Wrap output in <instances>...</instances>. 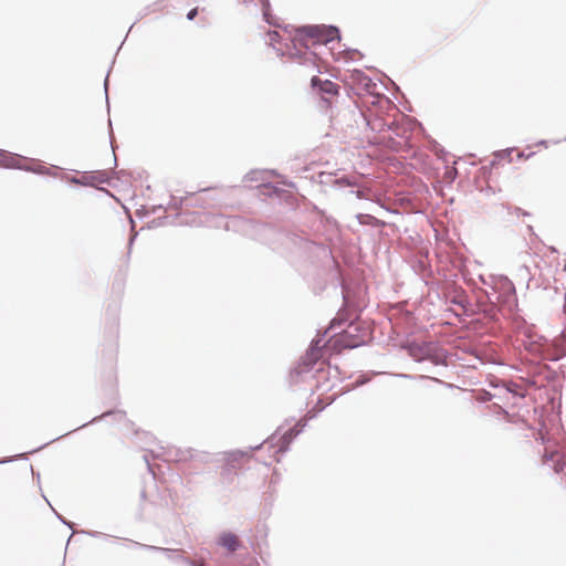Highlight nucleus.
<instances>
[{
  "label": "nucleus",
  "mask_w": 566,
  "mask_h": 566,
  "mask_svg": "<svg viewBox=\"0 0 566 566\" xmlns=\"http://www.w3.org/2000/svg\"><path fill=\"white\" fill-rule=\"evenodd\" d=\"M338 38V29L335 27L310 25L300 28L295 31L293 43L295 48L297 45L312 48L315 45L327 44Z\"/></svg>",
  "instance_id": "obj_1"
},
{
  "label": "nucleus",
  "mask_w": 566,
  "mask_h": 566,
  "mask_svg": "<svg viewBox=\"0 0 566 566\" xmlns=\"http://www.w3.org/2000/svg\"><path fill=\"white\" fill-rule=\"evenodd\" d=\"M311 85L312 87L317 88V92L321 95V108L325 112L331 111L337 103L339 85L329 80L323 81L318 76H313L311 78Z\"/></svg>",
  "instance_id": "obj_2"
},
{
  "label": "nucleus",
  "mask_w": 566,
  "mask_h": 566,
  "mask_svg": "<svg viewBox=\"0 0 566 566\" xmlns=\"http://www.w3.org/2000/svg\"><path fill=\"white\" fill-rule=\"evenodd\" d=\"M352 328L353 326H349V328L346 329L344 333L334 337V339L332 340L333 346L338 348H355L360 346L364 343V339L356 337L352 333Z\"/></svg>",
  "instance_id": "obj_3"
},
{
  "label": "nucleus",
  "mask_w": 566,
  "mask_h": 566,
  "mask_svg": "<svg viewBox=\"0 0 566 566\" xmlns=\"http://www.w3.org/2000/svg\"><path fill=\"white\" fill-rule=\"evenodd\" d=\"M227 467L230 469L241 468L249 460V455L244 452H230L224 458Z\"/></svg>",
  "instance_id": "obj_4"
},
{
  "label": "nucleus",
  "mask_w": 566,
  "mask_h": 566,
  "mask_svg": "<svg viewBox=\"0 0 566 566\" xmlns=\"http://www.w3.org/2000/svg\"><path fill=\"white\" fill-rule=\"evenodd\" d=\"M219 543L220 545L232 552L239 547L238 537L230 533L221 535L219 538Z\"/></svg>",
  "instance_id": "obj_5"
},
{
  "label": "nucleus",
  "mask_w": 566,
  "mask_h": 566,
  "mask_svg": "<svg viewBox=\"0 0 566 566\" xmlns=\"http://www.w3.org/2000/svg\"><path fill=\"white\" fill-rule=\"evenodd\" d=\"M280 40V34L277 31L268 32V43L274 45Z\"/></svg>",
  "instance_id": "obj_6"
},
{
  "label": "nucleus",
  "mask_w": 566,
  "mask_h": 566,
  "mask_svg": "<svg viewBox=\"0 0 566 566\" xmlns=\"http://www.w3.org/2000/svg\"><path fill=\"white\" fill-rule=\"evenodd\" d=\"M198 11H199V9H198V8H193V9H191V10L188 12V14H187L188 20H193V19L197 17Z\"/></svg>",
  "instance_id": "obj_7"
},
{
  "label": "nucleus",
  "mask_w": 566,
  "mask_h": 566,
  "mask_svg": "<svg viewBox=\"0 0 566 566\" xmlns=\"http://www.w3.org/2000/svg\"><path fill=\"white\" fill-rule=\"evenodd\" d=\"M358 218L361 223H367V219H373L370 216H364V214H360Z\"/></svg>",
  "instance_id": "obj_8"
}]
</instances>
